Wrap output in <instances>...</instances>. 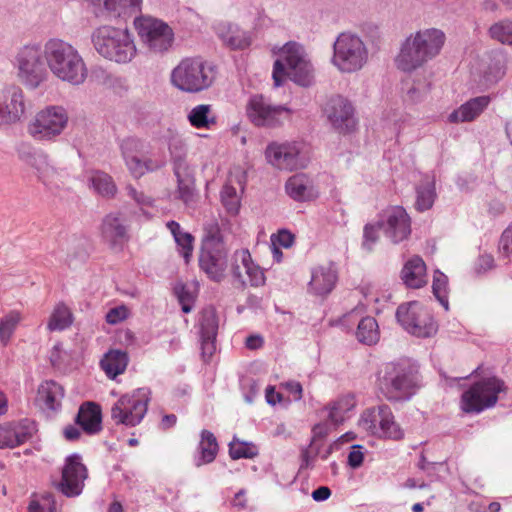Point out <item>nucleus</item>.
<instances>
[{
  "instance_id": "1",
  "label": "nucleus",
  "mask_w": 512,
  "mask_h": 512,
  "mask_svg": "<svg viewBox=\"0 0 512 512\" xmlns=\"http://www.w3.org/2000/svg\"><path fill=\"white\" fill-rule=\"evenodd\" d=\"M379 392L393 403L409 401L423 386L420 367L415 360L399 358L383 363L376 374Z\"/></svg>"
},
{
  "instance_id": "2",
  "label": "nucleus",
  "mask_w": 512,
  "mask_h": 512,
  "mask_svg": "<svg viewBox=\"0 0 512 512\" xmlns=\"http://www.w3.org/2000/svg\"><path fill=\"white\" fill-rule=\"evenodd\" d=\"M446 41L445 33L437 28L419 30L402 43L396 57L397 67L412 72L437 57Z\"/></svg>"
},
{
  "instance_id": "3",
  "label": "nucleus",
  "mask_w": 512,
  "mask_h": 512,
  "mask_svg": "<svg viewBox=\"0 0 512 512\" xmlns=\"http://www.w3.org/2000/svg\"><path fill=\"white\" fill-rule=\"evenodd\" d=\"M46 63L49 71L59 80L73 86L82 85L88 76V69L76 47L60 38L45 42Z\"/></svg>"
},
{
  "instance_id": "4",
  "label": "nucleus",
  "mask_w": 512,
  "mask_h": 512,
  "mask_svg": "<svg viewBox=\"0 0 512 512\" xmlns=\"http://www.w3.org/2000/svg\"><path fill=\"white\" fill-rule=\"evenodd\" d=\"M91 42L100 56L119 64L129 63L137 52L133 35L127 28L99 26L93 30Z\"/></svg>"
},
{
  "instance_id": "5",
  "label": "nucleus",
  "mask_w": 512,
  "mask_h": 512,
  "mask_svg": "<svg viewBox=\"0 0 512 512\" xmlns=\"http://www.w3.org/2000/svg\"><path fill=\"white\" fill-rule=\"evenodd\" d=\"M272 77L276 87L283 84L285 77H289L301 86H308L312 78V65L302 45L288 42L281 50V59L273 65Z\"/></svg>"
},
{
  "instance_id": "6",
  "label": "nucleus",
  "mask_w": 512,
  "mask_h": 512,
  "mask_svg": "<svg viewBox=\"0 0 512 512\" xmlns=\"http://www.w3.org/2000/svg\"><path fill=\"white\" fill-rule=\"evenodd\" d=\"M215 80L214 66L200 57L183 58L171 71V84L186 93L208 89Z\"/></svg>"
},
{
  "instance_id": "7",
  "label": "nucleus",
  "mask_w": 512,
  "mask_h": 512,
  "mask_svg": "<svg viewBox=\"0 0 512 512\" xmlns=\"http://www.w3.org/2000/svg\"><path fill=\"white\" fill-rule=\"evenodd\" d=\"M15 67L18 79L26 88H39L49 78L45 45L43 48L36 43L22 46L15 56Z\"/></svg>"
},
{
  "instance_id": "8",
  "label": "nucleus",
  "mask_w": 512,
  "mask_h": 512,
  "mask_svg": "<svg viewBox=\"0 0 512 512\" xmlns=\"http://www.w3.org/2000/svg\"><path fill=\"white\" fill-rule=\"evenodd\" d=\"M368 59L363 40L350 32L340 33L333 44L331 63L342 73H354L362 69Z\"/></svg>"
},
{
  "instance_id": "9",
  "label": "nucleus",
  "mask_w": 512,
  "mask_h": 512,
  "mask_svg": "<svg viewBox=\"0 0 512 512\" xmlns=\"http://www.w3.org/2000/svg\"><path fill=\"white\" fill-rule=\"evenodd\" d=\"M248 120L259 128H277L291 119L292 110L284 105L272 104L271 100L262 94L249 97L246 107Z\"/></svg>"
},
{
  "instance_id": "10",
  "label": "nucleus",
  "mask_w": 512,
  "mask_h": 512,
  "mask_svg": "<svg viewBox=\"0 0 512 512\" xmlns=\"http://www.w3.org/2000/svg\"><path fill=\"white\" fill-rule=\"evenodd\" d=\"M150 401V390L139 388L122 395L111 407V419L116 425L135 427L144 419Z\"/></svg>"
},
{
  "instance_id": "11",
  "label": "nucleus",
  "mask_w": 512,
  "mask_h": 512,
  "mask_svg": "<svg viewBox=\"0 0 512 512\" xmlns=\"http://www.w3.org/2000/svg\"><path fill=\"white\" fill-rule=\"evenodd\" d=\"M505 384L497 377L483 378L470 386L461 396L460 406L465 413L478 414L493 407Z\"/></svg>"
},
{
  "instance_id": "12",
  "label": "nucleus",
  "mask_w": 512,
  "mask_h": 512,
  "mask_svg": "<svg viewBox=\"0 0 512 512\" xmlns=\"http://www.w3.org/2000/svg\"><path fill=\"white\" fill-rule=\"evenodd\" d=\"M359 427L368 434L400 440L404 436L403 430L395 422L391 408L387 404L366 409L360 419Z\"/></svg>"
},
{
  "instance_id": "13",
  "label": "nucleus",
  "mask_w": 512,
  "mask_h": 512,
  "mask_svg": "<svg viewBox=\"0 0 512 512\" xmlns=\"http://www.w3.org/2000/svg\"><path fill=\"white\" fill-rule=\"evenodd\" d=\"M199 266L213 281L220 282L227 269V249L219 234L208 235L202 243Z\"/></svg>"
},
{
  "instance_id": "14",
  "label": "nucleus",
  "mask_w": 512,
  "mask_h": 512,
  "mask_svg": "<svg viewBox=\"0 0 512 512\" xmlns=\"http://www.w3.org/2000/svg\"><path fill=\"white\" fill-rule=\"evenodd\" d=\"M68 114L61 106H48L39 111L28 126L29 134L39 141H51L66 128Z\"/></svg>"
},
{
  "instance_id": "15",
  "label": "nucleus",
  "mask_w": 512,
  "mask_h": 512,
  "mask_svg": "<svg viewBox=\"0 0 512 512\" xmlns=\"http://www.w3.org/2000/svg\"><path fill=\"white\" fill-rule=\"evenodd\" d=\"M396 318L399 324L414 336L425 338L436 332L433 318L417 301L401 304L396 310Z\"/></svg>"
},
{
  "instance_id": "16",
  "label": "nucleus",
  "mask_w": 512,
  "mask_h": 512,
  "mask_svg": "<svg viewBox=\"0 0 512 512\" xmlns=\"http://www.w3.org/2000/svg\"><path fill=\"white\" fill-rule=\"evenodd\" d=\"M142 42L151 52H166L173 44L174 33L170 26L152 17H140L134 21Z\"/></svg>"
},
{
  "instance_id": "17",
  "label": "nucleus",
  "mask_w": 512,
  "mask_h": 512,
  "mask_svg": "<svg viewBox=\"0 0 512 512\" xmlns=\"http://www.w3.org/2000/svg\"><path fill=\"white\" fill-rule=\"evenodd\" d=\"M377 226L384 236L397 244L411 234V219L402 206H390L379 214Z\"/></svg>"
},
{
  "instance_id": "18",
  "label": "nucleus",
  "mask_w": 512,
  "mask_h": 512,
  "mask_svg": "<svg viewBox=\"0 0 512 512\" xmlns=\"http://www.w3.org/2000/svg\"><path fill=\"white\" fill-rule=\"evenodd\" d=\"M265 156L271 165L280 170L293 171L304 168L307 163L302 155L301 144L297 142L270 143Z\"/></svg>"
},
{
  "instance_id": "19",
  "label": "nucleus",
  "mask_w": 512,
  "mask_h": 512,
  "mask_svg": "<svg viewBox=\"0 0 512 512\" xmlns=\"http://www.w3.org/2000/svg\"><path fill=\"white\" fill-rule=\"evenodd\" d=\"M324 114L333 128L340 133H350L356 127L354 107L343 96H332L324 107Z\"/></svg>"
},
{
  "instance_id": "20",
  "label": "nucleus",
  "mask_w": 512,
  "mask_h": 512,
  "mask_svg": "<svg viewBox=\"0 0 512 512\" xmlns=\"http://www.w3.org/2000/svg\"><path fill=\"white\" fill-rule=\"evenodd\" d=\"M25 161L36 170L38 179L50 190L60 188L68 178L66 169L56 167L46 155L29 153Z\"/></svg>"
},
{
  "instance_id": "21",
  "label": "nucleus",
  "mask_w": 512,
  "mask_h": 512,
  "mask_svg": "<svg viewBox=\"0 0 512 512\" xmlns=\"http://www.w3.org/2000/svg\"><path fill=\"white\" fill-rule=\"evenodd\" d=\"M24 92L17 85L6 86L0 94V125L16 123L25 113Z\"/></svg>"
},
{
  "instance_id": "22",
  "label": "nucleus",
  "mask_w": 512,
  "mask_h": 512,
  "mask_svg": "<svg viewBox=\"0 0 512 512\" xmlns=\"http://www.w3.org/2000/svg\"><path fill=\"white\" fill-rule=\"evenodd\" d=\"M86 477L87 469L82 464L81 457L77 454L71 455L66 459L58 489L67 497L78 496L82 492Z\"/></svg>"
},
{
  "instance_id": "23",
  "label": "nucleus",
  "mask_w": 512,
  "mask_h": 512,
  "mask_svg": "<svg viewBox=\"0 0 512 512\" xmlns=\"http://www.w3.org/2000/svg\"><path fill=\"white\" fill-rule=\"evenodd\" d=\"M36 432L35 422L30 419L0 425V448H14L32 438Z\"/></svg>"
},
{
  "instance_id": "24",
  "label": "nucleus",
  "mask_w": 512,
  "mask_h": 512,
  "mask_svg": "<svg viewBox=\"0 0 512 512\" xmlns=\"http://www.w3.org/2000/svg\"><path fill=\"white\" fill-rule=\"evenodd\" d=\"M96 16L126 17L140 11L142 0H86Z\"/></svg>"
},
{
  "instance_id": "25",
  "label": "nucleus",
  "mask_w": 512,
  "mask_h": 512,
  "mask_svg": "<svg viewBox=\"0 0 512 512\" xmlns=\"http://www.w3.org/2000/svg\"><path fill=\"white\" fill-rule=\"evenodd\" d=\"M218 319L213 310H205L200 318L201 354L204 360L209 359L216 350Z\"/></svg>"
},
{
  "instance_id": "26",
  "label": "nucleus",
  "mask_w": 512,
  "mask_h": 512,
  "mask_svg": "<svg viewBox=\"0 0 512 512\" xmlns=\"http://www.w3.org/2000/svg\"><path fill=\"white\" fill-rule=\"evenodd\" d=\"M102 236L115 249H121L123 244L128 241L127 227L120 213H110L104 218Z\"/></svg>"
},
{
  "instance_id": "27",
  "label": "nucleus",
  "mask_w": 512,
  "mask_h": 512,
  "mask_svg": "<svg viewBox=\"0 0 512 512\" xmlns=\"http://www.w3.org/2000/svg\"><path fill=\"white\" fill-rule=\"evenodd\" d=\"M216 33L225 45L233 50H242L250 46V34L232 23H219L216 26Z\"/></svg>"
},
{
  "instance_id": "28",
  "label": "nucleus",
  "mask_w": 512,
  "mask_h": 512,
  "mask_svg": "<svg viewBox=\"0 0 512 512\" xmlns=\"http://www.w3.org/2000/svg\"><path fill=\"white\" fill-rule=\"evenodd\" d=\"M490 103L489 96H478L462 104L448 116L450 123L470 122L475 120Z\"/></svg>"
},
{
  "instance_id": "29",
  "label": "nucleus",
  "mask_w": 512,
  "mask_h": 512,
  "mask_svg": "<svg viewBox=\"0 0 512 512\" xmlns=\"http://www.w3.org/2000/svg\"><path fill=\"white\" fill-rule=\"evenodd\" d=\"M75 422L87 434L94 435L99 433L102 429V415L100 406L94 402H86L82 404L79 408Z\"/></svg>"
},
{
  "instance_id": "30",
  "label": "nucleus",
  "mask_w": 512,
  "mask_h": 512,
  "mask_svg": "<svg viewBox=\"0 0 512 512\" xmlns=\"http://www.w3.org/2000/svg\"><path fill=\"white\" fill-rule=\"evenodd\" d=\"M218 451L219 445L215 435L211 431L203 429L200 433L197 453L194 456L195 466L201 467L212 463L215 460Z\"/></svg>"
},
{
  "instance_id": "31",
  "label": "nucleus",
  "mask_w": 512,
  "mask_h": 512,
  "mask_svg": "<svg viewBox=\"0 0 512 512\" xmlns=\"http://www.w3.org/2000/svg\"><path fill=\"white\" fill-rule=\"evenodd\" d=\"M337 281L332 266H319L312 270L309 288L317 295H326L332 291Z\"/></svg>"
},
{
  "instance_id": "32",
  "label": "nucleus",
  "mask_w": 512,
  "mask_h": 512,
  "mask_svg": "<svg viewBox=\"0 0 512 512\" xmlns=\"http://www.w3.org/2000/svg\"><path fill=\"white\" fill-rule=\"evenodd\" d=\"M402 280L410 288H421L427 283L426 265L421 257L414 256L405 263Z\"/></svg>"
},
{
  "instance_id": "33",
  "label": "nucleus",
  "mask_w": 512,
  "mask_h": 512,
  "mask_svg": "<svg viewBox=\"0 0 512 512\" xmlns=\"http://www.w3.org/2000/svg\"><path fill=\"white\" fill-rule=\"evenodd\" d=\"M64 398V388L54 380H46L38 388V400L51 411H58Z\"/></svg>"
},
{
  "instance_id": "34",
  "label": "nucleus",
  "mask_w": 512,
  "mask_h": 512,
  "mask_svg": "<svg viewBox=\"0 0 512 512\" xmlns=\"http://www.w3.org/2000/svg\"><path fill=\"white\" fill-rule=\"evenodd\" d=\"M415 192V208L417 211L424 212L432 208L437 197L434 177L427 174L423 175L415 186Z\"/></svg>"
},
{
  "instance_id": "35",
  "label": "nucleus",
  "mask_w": 512,
  "mask_h": 512,
  "mask_svg": "<svg viewBox=\"0 0 512 512\" xmlns=\"http://www.w3.org/2000/svg\"><path fill=\"white\" fill-rule=\"evenodd\" d=\"M128 355L125 351L109 350L100 361V366L110 379H115L124 373L128 365Z\"/></svg>"
},
{
  "instance_id": "36",
  "label": "nucleus",
  "mask_w": 512,
  "mask_h": 512,
  "mask_svg": "<svg viewBox=\"0 0 512 512\" xmlns=\"http://www.w3.org/2000/svg\"><path fill=\"white\" fill-rule=\"evenodd\" d=\"M285 188L287 194L296 201H305L313 197V186L305 174L291 176Z\"/></svg>"
},
{
  "instance_id": "37",
  "label": "nucleus",
  "mask_w": 512,
  "mask_h": 512,
  "mask_svg": "<svg viewBox=\"0 0 512 512\" xmlns=\"http://www.w3.org/2000/svg\"><path fill=\"white\" fill-rule=\"evenodd\" d=\"M356 405L355 397L352 394H346L338 397L335 401L329 403L325 410L328 411V421L337 426L345 419L346 413L351 411Z\"/></svg>"
},
{
  "instance_id": "38",
  "label": "nucleus",
  "mask_w": 512,
  "mask_h": 512,
  "mask_svg": "<svg viewBox=\"0 0 512 512\" xmlns=\"http://www.w3.org/2000/svg\"><path fill=\"white\" fill-rule=\"evenodd\" d=\"M234 258L236 262H240L242 267L245 270L249 278L250 285L253 287H259L264 285L265 283V275L263 270L256 265L252 258L251 254L247 249L237 250L234 253Z\"/></svg>"
},
{
  "instance_id": "39",
  "label": "nucleus",
  "mask_w": 512,
  "mask_h": 512,
  "mask_svg": "<svg viewBox=\"0 0 512 512\" xmlns=\"http://www.w3.org/2000/svg\"><path fill=\"white\" fill-rule=\"evenodd\" d=\"M177 179V198L189 205L195 198V177L193 169H187L174 173Z\"/></svg>"
},
{
  "instance_id": "40",
  "label": "nucleus",
  "mask_w": 512,
  "mask_h": 512,
  "mask_svg": "<svg viewBox=\"0 0 512 512\" xmlns=\"http://www.w3.org/2000/svg\"><path fill=\"white\" fill-rule=\"evenodd\" d=\"M166 226L172 233L179 247L180 254L188 261L192 255L194 237L190 233L183 231L180 224L174 220L168 221Z\"/></svg>"
},
{
  "instance_id": "41",
  "label": "nucleus",
  "mask_w": 512,
  "mask_h": 512,
  "mask_svg": "<svg viewBox=\"0 0 512 512\" xmlns=\"http://www.w3.org/2000/svg\"><path fill=\"white\" fill-rule=\"evenodd\" d=\"M188 120L191 126L198 129L210 128L216 123V117L212 113V107L209 104H200L193 107L188 114Z\"/></svg>"
},
{
  "instance_id": "42",
  "label": "nucleus",
  "mask_w": 512,
  "mask_h": 512,
  "mask_svg": "<svg viewBox=\"0 0 512 512\" xmlns=\"http://www.w3.org/2000/svg\"><path fill=\"white\" fill-rule=\"evenodd\" d=\"M356 337L359 342L372 345L379 340V327L375 318L367 316L360 320Z\"/></svg>"
},
{
  "instance_id": "43",
  "label": "nucleus",
  "mask_w": 512,
  "mask_h": 512,
  "mask_svg": "<svg viewBox=\"0 0 512 512\" xmlns=\"http://www.w3.org/2000/svg\"><path fill=\"white\" fill-rule=\"evenodd\" d=\"M73 322V316L70 309L63 303H59L55 306L47 328L50 331H62L68 328Z\"/></svg>"
},
{
  "instance_id": "44",
  "label": "nucleus",
  "mask_w": 512,
  "mask_h": 512,
  "mask_svg": "<svg viewBox=\"0 0 512 512\" xmlns=\"http://www.w3.org/2000/svg\"><path fill=\"white\" fill-rule=\"evenodd\" d=\"M169 151L174 173H179V171L191 169L186 161L187 147L183 140L173 139L169 144Z\"/></svg>"
},
{
  "instance_id": "45",
  "label": "nucleus",
  "mask_w": 512,
  "mask_h": 512,
  "mask_svg": "<svg viewBox=\"0 0 512 512\" xmlns=\"http://www.w3.org/2000/svg\"><path fill=\"white\" fill-rule=\"evenodd\" d=\"M259 451L252 442L240 441L236 437L229 443V455L232 459H252L258 455Z\"/></svg>"
},
{
  "instance_id": "46",
  "label": "nucleus",
  "mask_w": 512,
  "mask_h": 512,
  "mask_svg": "<svg viewBox=\"0 0 512 512\" xmlns=\"http://www.w3.org/2000/svg\"><path fill=\"white\" fill-rule=\"evenodd\" d=\"M21 320L18 311H11L0 320V341L6 345Z\"/></svg>"
},
{
  "instance_id": "47",
  "label": "nucleus",
  "mask_w": 512,
  "mask_h": 512,
  "mask_svg": "<svg viewBox=\"0 0 512 512\" xmlns=\"http://www.w3.org/2000/svg\"><path fill=\"white\" fill-rule=\"evenodd\" d=\"M91 183L95 191L102 196H113L116 192L112 177L104 172H95L91 177Z\"/></svg>"
},
{
  "instance_id": "48",
  "label": "nucleus",
  "mask_w": 512,
  "mask_h": 512,
  "mask_svg": "<svg viewBox=\"0 0 512 512\" xmlns=\"http://www.w3.org/2000/svg\"><path fill=\"white\" fill-rule=\"evenodd\" d=\"M447 288H448L447 276L438 270L435 271L434 277H433V284H432L433 294L446 311L449 309Z\"/></svg>"
},
{
  "instance_id": "49",
  "label": "nucleus",
  "mask_w": 512,
  "mask_h": 512,
  "mask_svg": "<svg viewBox=\"0 0 512 512\" xmlns=\"http://www.w3.org/2000/svg\"><path fill=\"white\" fill-rule=\"evenodd\" d=\"M221 202L228 213L237 214L240 207V198L235 187L226 183L221 189Z\"/></svg>"
},
{
  "instance_id": "50",
  "label": "nucleus",
  "mask_w": 512,
  "mask_h": 512,
  "mask_svg": "<svg viewBox=\"0 0 512 512\" xmlns=\"http://www.w3.org/2000/svg\"><path fill=\"white\" fill-rule=\"evenodd\" d=\"M491 38L512 45V21L502 20L493 24L489 29Z\"/></svg>"
},
{
  "instance_id": "51",
  "label": "nucleus",
  "mask_w": 512,
  "mask_h": 512,
  "mask_svg": "<svg viewBox=\"0 0 512 512\" xmlns=\"http://www.w3.org/2000/svg\"><path fill=\"white\" fill-rule=\"evenodd\" d=\"M120 149L123 158L128 156H138L146 153V144L143 140L136 137H127L122 140Z\"/></svg>"
},
{
  "instance_id": "52",
  "label": "nucleus",
  "mask_w": 512,
  "mask_h": 512,
  "mask_svg": "<svg viewBox=\"0 0 512 512\" xmlns=\"http://www.w3.org/2000/svg\"><path fill=\"white\" fill-rule=\"evenodd\" d=\"M320 453V447L315 445V441H311L308 447L301 449L300 469H310L314 466V461Z\"/></svg>"
},
{
  "instance_id": "53",
  "label": "nucleus",
  "mask_w": 512,
  "mask_h": 512,
  "mask_svg": "<svg viewBox=\"0 0 512 512\" xmlns=\"http://www.w3.org/2000/svg\"><path fill=\"white\" fill-rule=\"evenodd\" d=\"M378 229L377 223L375 225L373 224H366L363 231V243L362 246L368 251L372 250L373 245L378 240Z\"/></svg>"
},
{
  "instance_id": "54",
  "label": "nucleus",
  "mask_w": 512,
  "mask_h": 512,
  "mask_svg": "<svg viewBox=\"0 0 512 512\" xmlns=\"http://www.w3.org/2000/svg\"><path fill=\"white\" fill-rule=\"evenodd\" d=\"M139 156L140 155L124 157L128 170L135 178H139L145 174L143 159Z\"/></svg>"
},
{
  "instance_id": "55",
  "label": "nucleus",
  "mask_w": 512,
  "mask_h": 512,
  "mask_svg": "<svg viewBox=\"0 0 512 512\" xmlns=\"http://www.w3.org/2000/svg\"><path fill=\"white\" fill-rule=\"evenodd\" d=\"M499 250L505 256L512 255V224L502 232L499 240Z\"/></svg>"
},
{
  "instance_id": "56",
  "label": "nucleus",
  "mask_w": 512,
  "mask_h": 512,
  "mask_svg": "<svg viewBox=\"0 0 512 512\" xmlns=\"http://www.w3.org/2000/svg\"><path fill=\"white\" fill-rule=\"evenodd\" d=\"M364 460V452L363 446L361 445H353L351 447V451L348 454V465L352 469H357L363 464Z\"/></svg>"
},
{
  "instance_id": "57",
  "label": "nucleus",
  "mask_w": 512,
  "mask_h": 512,
  "mask_svg": "<svg viewBox=\"0 0 512 512\" xmlns=\"http://www.w3.org/2000/svg\"><path fill=\"white\" fill-rule=\"evenodd\" d=\"M128 195L139 205L143 206H151L152 205V198L145 195L141 191H137L134 187L131 185L127 186Z\"/></svg>"
},
{
  "instance_id": "58",
  "label": "nucleus",
  "mask_w": 512,
  "mask_h": 512,
  "mask_svg": "<svg viewBox=\"0 0 512 512\" xmlns=\"http://www.w3.org/2000/svg\"><path fill=\"white\" fill-rule=\"evenodd\" d=\"M166 164L165 157H158V158H152V157H145L143 159V165L145 173L147 172H153L158 169H161Z\"/></svg>"
},
{
  "instance_id": "59",
  "label": "nucleus",
  "mask_w": 512,
  "mask_h": 512,
  "mask_svg": "<svg viewBox=\"0 0 512 512\" xmlns=\"http://www.w3.org/2000/svg\"><path fill=\"white\" fill-rule=\"evenodd\" d=\"M126 318V310L124 307L112 308L106 314V321L109 324H117Z\"/></svg>"
},
{
  "instance_id": "60",
  "label": "nucleus",
  "mask_w": 512,
  "mask_h": 512,
  "mask_svg": "<svg viewBox=\"0 0 512 512\" xmlns=\"http://www.w3.org/2000/svg\"><path fill=\"white\" fill-rule=\"evenodd\" d=\"M283 386L292 395L294 401L302 399L303 388L298 381H289L284 383Z\"/></svg>"
},
{
  "instance_id": "61",
  "label": "nucleus",
  "mask_w": 512,
  "mask_h": 512,
  "mask_svg": "<svg viewBox=\"0 0 512 512\" xmlns=\"http://www.w3.org/2000/svg\"><path fill=\"white\" fill-rule=\"evenodd\" d=\"M494 266V258L491 255H481L476 263V271L478 273L486 272Z\"/></svg>"
},
{
  "instance_id": "62",
  "label": "nucleus",
  "mask_w": 512,
  "mask_h": 512,
  "mask_svg": "<svg viewBox=\"0 0 512 512\" xmlns=\"http://www.w3.org/2000/svg\"><path fill=\"white\" fill-rule=\"evenodd\" d=\"M445 463V461H440V462H431V461H428L424 455V453L421 454L420 456V460H419V463H418V467L425 471L427 473V475L431 476L432 473L434 472L436 466L438 465H443Z\"/></svg>"
},
{
  "instance_id": "63",
  "label": "nucleus",
  "mask_w": 512,
  "mask_h": 512,
  "mask_svg": "<svg viewBox=\"0 0 512 512\" xmlns=\"http://www.w3.org/2000/svg\"><path fill=\"white\" fill-rule=\"evenodd\" d=\"M505 204L499 200L493 199L488 203V213L497 217L505 212Z\"/></svg>"
},
{
  "instance_id": "64",
  "label": "nucleus",
  "mask_w": 512,
  "mask_h": 512,
  "mask_svg": "<svg viewBox=\"0 0 512 512\" xmlns=\"http://www.w3.org/2000/svg\"><path fill=\"white\" fill-rule=\"evenodd\" d=\"M311 496L314 501L322 502L331 496V490L327 486H320L312 492Z\"/></svg>"
}]
</instances>
